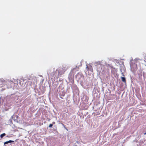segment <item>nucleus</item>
I'll return each instance as SVG.
<instances>
[{"mask_svg": "<svg viewBox=\"0 0 146 146\" xmlns=\"http://www.w3.org/2000/svg\"><path fill=\"white\" fill-rule=\"evenodd\" d=\"M67 69L68 68L66 66H63L60 67L58 69V75L60 76L64 74Z\"/></svg>", "mask_w": 146, "mask_h": 146, "instance_id": "1", "label": "nucleus"}, {"mask_svg": "<svg viewBox=\"0 0 146 146\" xmlns=\"http://www.w3.org/2000/svg\"><path fill=\"white\" fill-rule=\"evenodd\" d=\"M9 82V81H8ZM5 83H8V81H5L2 78L0 79V87H2L3 86H1V85H4Z\"/></svg>", "mask_w": 146, "mask_h": 146, "instance_id": "2", "label": "nucleus"}, {"mask_svg": "<svg viewBox=\"0 0 146 146\" xmlns=\"http://www.w3.org/2000/svg\"><path fill=\"white\" fill-rule=\"evenodd\" d=\"M86 66V68L87 69V70L88 71L90 70L91 71H92L93 68L92 66H90L89 67H88V66L87 65Z\"/></svg>", "mask_w": 146, "mask_h": 146, "instance_id": "3", "label": "nucleus"}, {"mask_svg": "<svg viewBox=\"0 0 146 146\" xmlns=\"http://www.w3.org/2000/svg\"><path fill=\"white\" fill-rule=\"evenodd\" d=\"M14 141H12V140H9L8 141H6L4 143V145H5L6 144H7L9 143H13L14 142Z\"/></svg>", "mask_w": 146, "mask_h": 146, "instance_id": "4", "label": "nucleus"}, {"mask_svg": "<svg viewBox=\"0 0 146 146\" xmlns=\"http://www.w3.org/2000/svg\"><path fill=\"white\" fill-rule=\"evenodd\" d=\"M121 79L122 81L123 82H124L125 83H126V80L125 78V77H121Z\"/></svg>", "mask_w": 146, "mask_h": 146, "instance_id": "5", "label": "nucleus"}, {"mask_svg": "<svg viewBox=\"0 0 146 146\" xmlns=\"http://www.w3.org/2000/svg\"><path fill=\"white\" fill-rule=\"evenodd\" d=\"M54 123L55 122H52V124H50L49 126V127L50 128L52 127V126L53 125V124H54Z\"/></svg>", "mask_w": 146, "mask_h": 146, "instance_id": "6", "label": "nucleus"}, {"mask_svg": "<svg viewBox=\"0 0 146 146\" xmlns=\"http://www.w3.org/2000/svg\"><path fill=\"white\" fill-rule=\"evenodd\" d=\"M6 134L5 133H3L1 135L0 137L1 138H3V137L5 136V135Z\"/></svg>", "mask_w": 146, "mask_h": 146, "instance_id": "7", "label": "nucleus"}, {"mask_svg": "<svg viewBox=\"0 0 146 146\" xmlns=\"http://www.w3.org/2000/svg\"><path fill=\"white\" fill-rule=\"evenodd\" d=\"M104 65H102V64L100 65V68H101V69H102V68H104ZM101 70H102V69H101Z\"/></svg>", "mask_w": 146, "mask_h": 146, "instance_id": "8", "label": "nucleus"}, {"mask_svg": "<svg viewBox=\"0 0 146 146\" xmlns=\"http://www.w3.org/2000/svg\"><path fill=\"white\" fill-rule=\"evenodd\" d=\"M97 70L98 71H99L100 72L101 71V70H100V68H98L97 69Z\"/></svg>", "mask_w": 146, "mask_h": 146, "instance_id": "9", "label": "nucleus"}]
</instances>
